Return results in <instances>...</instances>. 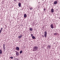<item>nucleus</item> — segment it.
I'll return each mask as SVG.
<instances>
[{
    "label": "nucleus",
    "mask_w": 60,
    "mask_h": 60,
    "mask_svg": "<svg viewBox=\"0 0 60 60\" xmlns=\"http://www.w3.org/2000/svg\"><path fill=\"white\" fill-rule=\"evenodd\" d=\"M38 47L37 46H35L33 47V51H36L38 50Z\"/></svg>",
    "instance_id": "nucleus-1"
},
{
    "label": "nucleus",
    "mask_w": 60,
    "mask_h": 60,
    "mask_svg": "<svg viewBox=\"0 0 60 60\" xmlns=\"http://www.w3.org/2000/svg\"><path fill=\"white\" fill-rule=\"evenodd\" d=\"M50 48H51V46L48 45L47 47L46 48L47 49H50Z\"/></svg>",
    "instance_id": "nucleus-2"
},
{
    "label": "nucleus",
    "mask_w": 60,
    "mask_h": 60,
    "mask_svg": "<svg viewBox=\"0 0 60 60\" xmlns=\"http://www.w3.org/2000/svg\"><path fill=\"white\" fill-rule=\"evenodd\" d=\"M45 37H47V32H45Z\"/></svg>",
    "instance_id": "nucleus-3"
},
{
    "label": "nucleus",
    "mask_w": 60,
    "mask_h": 60,
    "mask_svg": "<svg viewBox=\"0 0 60 60\" xmlns=\"http://www.w3.org/2000/svg\"><path fill=\"white\" fill-rule=\"evenodd\" d=\"M16 49L17 51H19V48L18 47H17L16 48Z\"/></svg>",
    "instance_id": "nucleus-4"
},
{
    "label": "nucleus",
    "mask_w": 60,
    "mask_h": 60,
    "mask_svg": "<svg viewBox=\"0 0 60 60\" xmlns=\"http://www.w3.org/2000/svg\"><path fill=\"white\" fill-rule=\"evenodd\" d=\"M15 52H16V55L17 56H18L19 55V53H18V52L17 51H15Z\"/></svg>",
    "instance_id": "nucleus-5"
},
{
    "label": "nucleus",
    "mask_w": 60,
    "mask_h": 60,
    "mask_svg": "<svg viewBox=\"0 0 60 60\" xmlns=\"http://www.w3.org/2000/svg\"><path fill=\"white\" fill-rule=\"evenodd\" d=\"M3 50H5V44H3Z\"/></svg>",
    "instance_id": "nucleus-6"
},
{
    "label": "nucleus",
    "mask_w": 60,
    "mask_h": 60,
    "mask_svg": "<svg viewBox=\"0 0 60 60\" xmlns=\"http://www.w3.org/2000/svg\"><path fill=\"white\" fill-rule=\"evenodd\" d=\"M50 27L52 29H53L54 28V27H53V24H51L50 25Z\"/></svg>",
    "instance_id": "nucleus-7"
},
{
    "label": "nucleus",
    "mask_w": 60,
    "mask_h": 60,
    "mask_svg": "<svg viewBox=\"0 0 60 60\" xmlns=\"http://www.w3.org/2000/svg\"><path fill=\"white\" fill-rule=\"evenodd\" d=\"M51 12L52 13H53L54 11V9L53 8H52L51 10Z\"/></svg>",
    "instance_id": "nucleus-8"
},
{
    "label": "nucleus",
    "mask_w": 60,
    "mask_h": 60,
    "mask_svg": "<svg viewBox=\"0 0 60 60\" xmlns=\"http://www.w3.org/2000/svg\"><path fill=\"white\" fill-rule=\"evenodd\" d=\"M18 5L19 7H21V4L20 3H18Z\"/></svg>",
    "instance_id": "nucleus-9"
},
{
    "label": "nucleus",
    "mask_w": 60,
    "mask_h": 60,
    "mask_svg": "<svg viewBox=\"0 0 60 60\" xmlns=\"http://www.w3.org/2000/svg\"><path fill=\"white\" fill-rule=\"evenodd\" d=\"M57 2L56 1H55L54 2V4H57Z\"/></svg>",
    "instance_id": "nucleus-10"
},
{
    "label": "nucleus",
    "mask_w": 60,
    "mask_h": 60,
    "mask_svg": "<svg viewBox=\"0 0 60 60\" xmlns=\"http://www.w3.org/2000/svg\"><path fill=\"white\" fill-rule=\"evenodd\" d=\"M22 35H20V36H19L18 37V38H19V39H20V38H22Z\"/></svg>",
    "instance_id": "nucleus-11"
},
{
    "label": "nucleus",
    "mask_w": 60,
    "mask_h": 60,
    "mask_svg": "<svg viewBox=\"0 0 60 60\" xmlns=\"http://www.w3.org/2000/svg\"><path fill=\"white\" fill-rule=\"evenodd\" d=\"M3 52V51L1 50V49L0 50V54H1L2 53V52Z\"/></svg>",
    "instance_id": "nucleus-12"
},
{
    "label": "nucleus",
    "mask_w": 60,
    "mask_h": 60,
    "mask_svg": "<svg viewBox=\"0 0 60 60\" xmlns=\"http://www.w3.org/2000/svg\"><path fill=\"white\" fill-rule=\"evenodd\" d=\"M32 38L33 39H36V38H35V37L34 36L32 37Z\"/></svg>",
    "instance_id": "nucleus-13"
},
{
    "label": "nucleus",
    "mask_w": 60,
    "mask_h": 60,
    "mask_svg": "<svg viewBox=\"0 0 60 60\" xmlns=\"http://www.w3.org/2000/svg\"><path fill=\"white\" fill-rule=\"evenodd\" d=\"M27 17V15H26V14H25L24 15V18H26Z\"/></svg>",
    "instance_id": "nucleus-14"
},
{
    "label": "nucleus",
    "mask_w": 60,
    "mask_h": 60,
    "mask_svg": "<svg viewBox=\"0 0 60 60\" xmlns=\"http://www.w3.org/2000/svg\"><path fill=\"white\" fill-rule=\"evenodd\" d=\"M30 30L31 31H32V30H33V29L32 28H30Z\"/></svg>",
    "instance_id": "nucleus-15"
},
{
    "label": "nucleus",
    "mask_w": 60,
    "mask_h": 60,
    "mask_svg": "<svg viewBox=\"0 0 60 60\" xmlns=\"http://www.w3.org/2000/svg\"><path fill=\"white\" fill-rule=\"evenodd\" d=\"M30 10H32V9H33V8H30Z\"/></svg>",
    "instance_id": "nucleus-16"
},
{
    "label": "nucleus",
    "mask_w": 60,
    "mask_h": 60,
    "mask_svg": "<svg viewBox=\"0 0 60 60\" xmlns=\"http://www.w3.org/2000/svg\"><path fill=\"white\" fill-rule=\"evenodd\" d=\"M58 33H55L54 34V35H56Z\"/></svg>",
    "instance_id": "nucleus-17"
},
{
    "label": "nucleus",
    "mask_w": 60,
    "mask_h": 60,
    "mask_svg": "<svg viewBox=\"0 0 60 60\" xmlns=\"http://www.w3.org/2000/svg\"><path fill=\"white\" fill-rule=\"evenodd\" d=\"M31 37H33V36H33V34H31Z\"/></svg>",
    "instance_id": "nucleus-18"
},
{
    "label": "nucleus",
    "mask_w": 60,
    "mask_h": 60,
    "mask_svg": "<svg viewBox=\"0 0 60 60\" xmlns=\"http://www.w3.org/2000/svg\"><path fill=\"white\" fill-rule=\"evenodd\" d=\"M22 53V51H21L20 52V54H21V53Z\"/></svg>",
    "instance_id": "nucleus-19"
},
{
    "label": "nucleus",
    "mask_w": 60,
    "mask_h": 60,
    "mask_svg": "<svg viewBox=\"0 0 60 60\" xmlns=\"http://www.w3.org/2000/svg\"><path fill=\"white\" fill-rule=\"evenodd\" d=\"M10 58H11V59H13V57H10Z\"/></svg>",
    "instance_id": "nucleus-20"
},
{
    "label": "nucleus",
    "mask_w": 60,
    "mask_h": 60,
    "mask_svg": "<svg viewBox=\"0 0 60 60\" xmlns=\"http://www.w3.org/2000/svg\"><path fill=\"white\" fill-rule=\"evenodd\" d=\"M45 10H46V9L45 8L44 9V11H45Z\"/></svg>",
    "instance_id": "nucleus-21"
},
{
    "label": "nucleus",
    "mask_w": 60,
    "mask_h": 60,
    "mask_svg": "<svg viewBox=\"0 0 60 60\" xmlns=\"http://www.w3.org/2000/svg\"><path fill=\"white\" fill-rule=\"evenodd\" d=\"M2 29H3V28H1V30H2Z\"/></svg>",
    "instance_id": "nucleus-22"
},
{
    "label": "nucleus",
    "mask_w": 60,
    "mask_h": 60,
    "mask_svg": "<svg viewBox=\"0 0 60 60\" xmlns=\"http://www.w3.org/2000/svg\"><path fill=\"white\" fill-rule=\"evenodd\" d=\"M14 1H17V0H13Z\"/></svg>",
    "instance_id": "nucleus-23"
},
{
    "label": "nucleus",
    "mask_w": 60,
    "mask_h": 60,
    "mask_svg": "<svg viewBox=\"0 0 60 60\" xmlns=\"http://www.w3.org/2000/svg\"><path fill=\"white\" fill-rule=\"evenodd\" d=\"M2 32V30H0V32Z\"/></svg>",
    "instance_id": "nucleus-24"
},
{
    "label": "nucleus",
    "mask_w": 60,
    "mask_h": 60,
    "mask_svg": "<svg viewBox=\"0 0 60 60\" xmlns=\"http://www.w3.org/2000/svg\"><path fill=\"white\" fill-rule=\"evenodd\" d=\"M42 37H43V38H44V36H42Z\"/></svg>",
    "instance_id": "nucleus-25"
},
{
    "label": "nucleus",
    "mask_w": 60,
    "mask_h": 60,
    "mask_svg": "<svg viewBox=\"0 0 60 60\" xmlns=\"http://www.w3.org/2000/svg\"><path fill=\"white\" fill-rule=\"evenodd\" d=\"M1 32H0V34H1Z\"/></svg>",
    "instance_id": "nucleus-26"
},
{
    "label": "nucleus",
    "mask_w": 60,
    "mask_h": 60,
    "mask_svg": "<svg viewBox=\"0 0 60 60\" xmlns=\"http://www.w3.org/2000/svg\"><path fill=\"white\" fill-rule=\"evenodd\" d=\"M59 19H60V17H59Z\"/></svg>",
    "instance_id": "nucleus-27"
}]
</instances>
